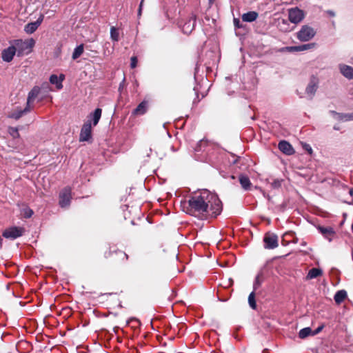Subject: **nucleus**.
Masks as SVG:
<instances>
[{"label": "nucleus", "mask_w": 353, "mask_h": 353, "mask_svg": "<svg viewBox=\"0 0 353 353\" xmlns=\"http://www.w3.org/2000/svg\"><path fill=\"white\" fill-rule=\"evenodd\" d=\"M141 10H140V8H139V13L141 14Z\"/></svg>", "instance_id": "nucleus-47"}, {"label": "nucleus", "mask_w": 353, "mask_h": 353, "mask_svg": "<svg viewBox=\"0 0 353 353\" xmlns=\"http://www.w3.org/2000/svg\"><path fill=\"white\" fill-rule=\"evenodd\" d=\"M102 110L101 108H97L95 110L90 113L88 117V121H90V123H92L93 126H96L101 117Z\"/></svg>", "instance_id": "nucleus-14"}, {"label": "nucleus", "mask_w": 353, "mask_h": 353, "mask_svg": "<svg viewBox=\"0 0 353 353\" xmlns=\"http://www.w3.org/2000/svg\"><path fill=\"white\" fill-rule=\"evenodd\" d=\"M334 130H339L337 127H334Z\"/></svg>", "instance_id": "nucleus-51"}, {"label": "nucleus", "mask_w": 353, "mask_h": 353, "mask_svg": "<svg viewBox=\"0 0 353 353\" xmlns=\"http://www.w3.org/2000/svg\"><path fill=\"white\" fill-rule=\"evenodd\" d=\"M16 49L14 48L13 45H11L2 50L1 52V58L3 61L9 63L11 62L14 57L17 54Z\"/></svg>", "instance_id": "nucleus-10"}, {"label": "nucleus", "mask_w": 353, "mask_h": 353, "mask_svg": "<svg viewBox=\"0 0 353 353\" xmlns=\"http://www.w3.org/2000/svg\"><path fill=\"white\" fill-rule=\"evenodd\" d=\"M196 21V15L192 13L189 17V19L183 25L182 31L185 34H190L194 29Z\"/></svg>", "instance_id": "nucleus-9"}, {"label": "nucleus", "mask_w": 353, "mask_h": 353, "mask_svg": "<svg viewBox=\"0 0 353 353\" xmlns=\"http://www.w3.org/2000/svg\"><path fill=\"white\" fill-rule=\"evenodd\" d=\"M263 281V274L262 272H260L256 275L254 282V284H253L254 291H255L260 287V285H261Z\"/></svg>", "instance_id": "nucleus-27"}, {"label": "nucleus", "mask_w": 353, "mask_h": 353, "mask_svg": "<svg viewBox=\"0 0 353 353\" xmlns=\"http://www.w3.org/2000/svg\"><path fill=\"white\" fill-rule=\"evenodd\" d=\"M211 145L208 140L202 139L201 140L195 147L194 150L196 152H201L206 151L208 152V148Z\"/></svg>", "instance_id": "nucleus-22"}, {"label": "nucleus", "mask_w": 353, "mask_h": 353, "mask_svg": "<svg viewBox=\"0 0 353 353\" xmlns=\"http://www.w3.org/2000/svg\"><path fill=\"white\" fill-rule=\"evenodd\" d=\"M83 52V45L81 44L76 47L72 53V59H77L79 58Z\"/></svg>", "instance_id": "nucleus-31"}, {"label": "nucleus", "mask_w": 353, "mask_h": 353, "mask_svg": "<svg viewBox=\"0 0 353 353\" xmlns=\"http://www.w3.org/2000/svg\"><path fill=\"white\" fill-rule=\"evenodd\" d=\"M315 43H310L307 44H303L297 46H290L287 47L286 50L289 52H299V51H304L307 50L313 49L316 47Z\"/></svg>", "instance_id": "nucleus-13"}, {"label": "nucleus", "mask_w": 353, "mask_h": 353, "mask_svg": "<svg viewBox=\"0 0 353 353\" xmlns=\"http://www.w3.org/2000/svg\"><path fill=\"white\" fill-rule=\"evenodd\" d=\"M282 181L283 180L281 179H274L272 183H271V186L274 188V189H277V188H279L281 186V184H282Z\"/></svg>", "instance_id": "nucleus-35"}, {"label": "nucleus", "mask_w": 353, "mask_h": 353, "mask_svg": "<svg viewBox=\"0 0 353 353\" xmlns=\"http://www.w3.org/2000/svg\"><path fill=\"white\" fill-rule=\"evenodd\" d=\"M352 232H353V222H352Z\"/></svg>", "instance_id": "nucleus-49"}, {"label": "nucleus", "mask_w": 353, "mask_h": 353, "mask_svg": "<svg viewBox=\"0 0 353 353\" xmlns=\"http://www.w3.org/2000/svg\"><path fill=\"white\" fill-rule=\"evenodd\" d=\"M43 17L41 16L35 22H39V26H40L43 21Z\"/></svg>", "instance_id": "nucleus-43"}, {"label": "nucleus", "mask_w": 353, "mask_h": 353, "mask_svg": "<svg viewBox=\"0 0 353 353\" xmlns=\"http://www.w3.org/2000/svg\"><path fill=\"white\" fill-rule=\"evenodd\" d=\"M72 190L69 187L63 188L59 194V205L61 208L68 207L70 204Z\"/></svg>", "instance_id": "nucleus-6"}, {"label": "nucleus", "mask_w": 353, "mask_h": 353, "mask_svg": "<svg viewBox=\"0 0 353 353\" xmlns=\"http://www.w3.org/2000/svg\"><path fill=\"white\" fill-rule=\"evenodd\" d=\"M32 214H33L32 211L31 210H28V212L26 213V216L29 218L32 216Z\"/></svg>", "instance_id": "nucleus-41"}, {"label": "nucleus", "mask_w": 353, "mask_h": 353, "mask_svg": "<svg viewBox=\"0 0 353 353\" xmlns=\"http://www.w3.org/2000/svg\"><path fill=\"white\" fill-rule=\"evenodd\" d=\"M316 34L314 29L307 25H304L300 30L296 33V38L302 41L305 42L311 40Z\"/></svg>", "instance_id": "nucleus-3"}, {"label": "nucleus", "mask_w": 353, "mask_h": 353, "mask_svg": "<svg viewBox=\"0 0 353 353\" xmlns=\"http://www.w3.org/2000/svg\"><path fill=\"white\" fill-rule=\"evenodd\" d=\"M117 254L119 256L123 261H125L128 259V255L123 251L119 250L117 252Z\"/></svg>", "instance_id": "nucleus-36"}, {"label": "nucleus", "mask_w": 353, "mask_h": 353, "mask_svg": "<svg viewBox=\"0 0 353 353\" xmlns=\"http://www.w3.org/2000/svg\"><path fill=\"white\" fill-rule=\"evenodd\" d=\"M327 13L330 16V17H334L335 16V13L332 11V10H327Z\"/></svg>", "instance_id": "nucleus-42"}, {"label": "nucleus", "mask_w": 353, "mask_h": 353, "mask_svg": "<svg viewBox=\"0 0 353 353\" xmlns=\"http://www.w3.org/2000/svg\"><path fill=\"white\" fill-rule=\"evenodd\" d=\"M347 297V292L345 290H339L334 295V301L337 304L342 303Z\"/></svg>", "instance_id": "nucleus-25"}, {"label": "nucleus", "mask_w": 353, "mask_h": 353, "mask_svg": "<svg viewBox=\"0 0 353 353\" xmlns=\"http://www.w3.org/2000/svg\"><path fill=\"white\" fill-rule=\"evenodd\" d=\"M323 327V325L319 326L314 332H312V335H315V334L319 333L322 330Z\"/></svg>", "instance_id": "nucleus-39"}, {"label": "nucleus", "mask_w": 353, "mask_h": 353, "mask_svg": "<svg viewBox=\"0 0 353 353\" xmlns=\"http://www.w3.org/2000/svg\"><path fill=\"white\" fill-rule=\"evenodd\" d=\"M148 101L143 100L134 110L132 113L134 115H143L148 111Z\"/></svg>", "instance_id": "nucleus-17"}, {"label": "nucleus", "mask_w": 353, "mask_h": 353, "mask_svg": "<svg viewBox=\"0 0 353 353\" xmlns=\"http://www.w3.org/2000/svg\"><path fill=\"white\" fill-rule=\"evenodd\" d=\"M323 274V272L319 268H312L309 270L307 275V279H315L318 276H321Z\"/></svg>", "instance_id": "nucleus-26"}, {"label": "nucleus", "mask_w": 353, "mask_h": 353, "mask_svg": "<svg viewBox=\"0 0 353 353\" xmlns=\"http://www.w3.org/2000/svg\"><path fill=\"white\" fill-rule=\"evenodd\" d=\"M248 303H249L250 306L252 309H256V301H255V293H254V291L252 292L250 294V295L248 296Z\"/></svg>", "instance_id": "nucleus-34"}, {"label": "nucleus", "mask_w": 353, "mask_h": 353, "mask_svg": "<svg viewBox=\"0 0 353 353\" xmlns=\"http://www.w3.org/2000/svg\"><path fill=\"white\" fill-rule=\"evenodd\" d=\"M234 26L237 28H240V26H239V20L238 19H234Z\"/></svg>", "instance_id": "nucleus-40"}, {"label": "nucleus", "mask_w": 353, "mask_h": 353, "mask_svg": "<svg viewBox=\"0 0 353 353\" xmlns=\"http://www.w3.org/2000/svg\"><path fill=\"white\" fill-rule=\"evenodd\" d=\"M339 69L344 77L349 79H353V68L347 65L341 64L339 65Z\"/></svg>", "instance_id": "nucleus-18"}, {"label": "nucleus", "mask_w": 353, "mask_h": 353, "mask_svg": "<svg viewBox=\"0 0 353 353\" xmlns=\"http://www.w3.org/2000/svg\"><path fill=\"white\" fill-rule=\"evenodd\" d=\"M310 335H312V331L309 327L301 329L299 333V336L301 339H305Z\"/></svg>", "instance_id": "nucleus-30"}, {"label": "nucleus", "mask_w": 353, "mask_h": 353, "mask_svg": "<svg viewBox=\"0 0 353 353\" xmlns=\"http://www.w3.org/2000/svg\"><path fill=\"white\" fill-rule=\"evenodd\" d=\"M239 182L241 187L245 190H249L252 185L250 179L245 175H240Z\"/></svg>", "instance_id": "nucleus-24"}, {"label": "nucleus", "mask_w": 353, "mask_h": 353, "mask_svg": "<svg viewBox=\"0 0 353 353\" xmlns=\"http://www.w3.org/2000/svg\"><path fill=\"white\" fill-rule=\"evenodd\" d=\"M8 132L13 139H19L20 137L19 129L17 128L9 127Z\"/></svg>", "instance_id": "nucleus-33"}, {"label": "nucleus", "mask_w": 353, "mask_h": 353, "mask_svg": "<svg viewBox=\"0 0 353 353\" xmlns=\"http://www.w3.org/2000/svg\"><path fill=\"white\" fill-rule=\"evenodd\" d=\"M110 38L114 41H118L119 39V30L114 26L110 28Z\"/></svg>", "instance_id": "nucleus-32"}, {"label": "nucleus", "mask_w": 353, "mask_h": 353, "mask_svg": "<svg viewBox=\"0 0 353 353\" xmlns=\"http://www.w3.org/2000/svg\"><path fill=\"white\" fill-rule=\"evenodd\" d=\"M3 239L0 236V248L2 247Z\"/></svg>", "instance_id": "nucleus-44"}, {"label": "nucleus", "mask_w": 353, "mask_h": 353, "mask_svg": "<svg viewBox=\"0 0 353 353\" xmlns=\"http://www.w3.org/2000/svg\"><path fill=\"white\" fill-rule=\"evenodd\" d=\"M278 147L280 151L287 155H291L294 152V150L291 144H290L286 141H281L279 143Z\"/></svg>", "instance_id": "nucleus-15"}, {"label": "nucleus", "mask_w": 353, "mask_h": 353, "mask_svg": "<svg viewBox=\"0 0 353 353\" xmlns=\"http://www.w3.org/2000/svg\"><path fill=\"white\" fill-rule=\"evenodd\" d=\"M264 247L266 249H274L278 247V237L274 234L268 233L263 238Z\"/></svg>", "instance_id": "nucleus-8"}, {"label": "nucleus", "mask_w": 353, "mask_h": 353, "mask_svg": "<svg viewBox=\"0 0 353 353\" xmlns=\"http://www.w3.org/2000/svg\"><path fill=\"white\" fill-rule=\"evenodd\" d=\"M143 0L141 1L140 5H139V8H140V10H141L142 8V6H143Z\"/></svg>", "instance_id": "nucleus-45"}, {"label": "nucleus", "mask_w": 353, "mask_h": 353, "mask_svg": "<svg viewBox=\"0 0 353 353\" xmlns=\"http://www.w3.org/2000/svg\"><path fill=\"white\" fill-rule=\"evenodd\" d=\"M288 12L290 21L294 24L302 21L305 16L304 11L297 7L290 8Z\"/></svg>", "instance_id": "nucleus-4"}, {"label": "nucleus", "mask_w": 353, "mask_h": 353, "mask_svg": "<svg viewBox=\"0 0 353 353\" xmlns=\"http://www.w3.org/2000/svg\"><path fill=\"white\" fill-rule=\"evenodd\" d=\"M259 14L255 11H250L244 13L241 19L245 22H253L258 18Z\"/></svg>", "instance_id": "nucleus-21"}, {"label": "nucleus", "mask_w": 353, "mask_h": 353, "mask_svg": "<svg viewBox=\"0 0 353 353\" xmlns=\"http://www.w3.org/2000/svg\"><path fill=\"white\" fill-rule=\"evenodd\" d=\"M31 107L26 106L25 108L22 109L21 108L17 107L16 109L12 110L9 112L8 117L11 119H14L15 120H18L20 119L23 114L29 112L31 110Z\"/></svg>", "instance_id": "nucleus-11"}, {"label": "nucleus", "mask_w": 353, "mask_h": 353, "mask_svg": "<svg viewBox=\"0 0 353 353\" xmlns=\"http://www.w3.org/2000/svg\"><path fill=\"white\" fill-rule=\"evenodd\" d=\"M16 49L17 57H23L28 55L32 52V49L35 45V40L32 38L26 40L14 39L10 41Z\"/></svg>", "instance_id": "nucleus-2"}, {"label": "nucleus", "mask_w": 353, "mask_h": 353, "mask_svg": "<svg viewBox=\"0 0 353 353\" xmlns=\"http://www.w3.org/2000/svg\"><path fill=\"white\" fill-rule=\"evenodd\" d=\"M40 88L39 86H34L32 89L29 92L27 99L26 104L28 106L31 107V103L34 101V99L38 97L40 93Z\"/></svg>", "instance_id": "nucleus-16"}, {"label": "nucleus", "mask_w": 353, "mask_h": 353, "mask_svg": "<svg viewBox=\"0 0 353 353\" xmlns=\"http://www.w3.org/2000/svg\"><path fill=\"white\" fill-rule=\"evenodd\" d=\"M238 159H236L233 163H236L237 162Z\"/></svg>", "instance_id": "nucleus-48"}, {"label": "nucleus", "mask_w": 353, "mask_h": 353, "mask_svg": "<svg viewBox=\"0 0 353 353\" xmlns=\"http://www.w3.org/2000/svg\"><path fill=\"white\" fill-rule=\"evenodd\" d=\"M350 194L351 195H353V189H351V190H350Z\"/></svg>", "instance_id": "nucleus-46"}, {"label": "nucleus", "mask_w": 353, "mask_h": 353, "mask_svg": "<svg viewBox=\"0 0 353 353\" xmlns=\"http://www.w3.org/2000/svg\"><path fill=\"white\" fill-rule=\"evenodd\" d=\"M39 26V22H31L26 24L24 27V31L27 34H32Z\"/></svg>", "instance_id": "nucleus-23"}, {"label": "nucleus", "mask_w": 353, "mask_h": 353, "mask_svg": "<svg viewBox=\"0 0 353 353\" xmlns=\"http://www.w3.org/2000/svg\"><path fill=\"white\" fill-rule=\"evenodd\" d=\"M294 234L292 232L285 233L283 236V241H285V239H288V237H292Z\"/></svg>", "instance_id": "nucleus-38"}, {"label": "nucleus", "mask_w": 353, "mask_h": 353, "mask_svg": "<svg viewBox=\"0 0 353 353\" xmlns=\"http://www.w3.org/2000/svg\"><path fill=\"white\" fill-rule=\"evenodd\" d=\"M351 113H352V116H353V112H351Z\"/></svg>", "instance_id": "nucleus-53"}, {"label": "nucleus", "mask_w": 353, "mask_h": 353, "mask_svg": "<svg viewBox=\"0 0 353 353\" xmlns=\"http://www.w3.org/2000/svg\"><path fill=\"white\" fill-rule=\"evenodd\" d=\"M318 88V79L312 77L305 89V92L310 97V99L313 97Z\"/></svg>", "instance_id": "nucleus-12"}, {"label": "nucleus", "mask_w": 353, "mask_h": 353, "mask_svg": "<svg viewBox=\"0 0 353 353\" xmlns=\"http://www.w3.org/2000/svg\"><path fill=\"white\" fill-rule=\"evenodd\" d=\"M64 78L65 76L63 74H61L59 77L56 74H52L50 77V82L52 84H55L57 89L60 90L63 88L62 81L64 80Z\"/></svg>", "instance_id": "nucleus-20"}, {"label": "nucleus", "mask_w": 353, "mask_h": 353, "mask_svg": "<svg viewBox=\"0 0 353 353\" xmlns=\"http://www.w3.org/2000/svg\"><path fill=\"white\" fill-rule=\"evenodd\" d=\"M181 205L187 214L200 219L215 218L222 211V203L217 195L208 190L194 192L188 200L181 201Z\"/></svg>", "instance_id": "nucleus-1"}, {"label": "nucleus", "mask_w": 353, "mask_h": 353, "mask_svg": "<svg viewBox=\"0 0 353 353\" xmlns=\"http://www.w3.org/2000/svg\"><path fill=\"white\" fill-rule=\"evenodd\" d=\"M130 66L132 68H134L137 67V57H131V59H130Z\"/></svg>", "instance_id": "nucleus-37"}, {"label": "nucleus", "mask_w": 353, "mask_h": 353, "mask_svg": "<svg viewBox=\"0 0 353 353\" xmlns=\"http://www.w3.org/2000/svg\"><path fill=\"white\" fill-rule=\"evenodd\" d=\"M309 152H312V148H310V149H309Z\"/></svg>", "instance_id": "nucleus-52"}, {"label": "nucleus", "mask_w": 353, "mask_h": 353, "mask_svg": "<svg viewBox=\"0 0 353 353\" xmlns=\"http://www.w3.org/2000/svg\"><path fill=\"white\" fill-rule=\"evenodd\" d=\"M214 0H209V1H210V3L214 2Z\"/></svg>", "instance_id": "nucleus-50"}, {"label": "nucleus", "mask_w": 353, "mask_h": 353, "mask_svg": "<svg viewBox=\"0 0 353 353\" xmlns=\"http://www.w3.org/2000/svg\"><path fill=\"white\" fill-rule=\"evenodd\" d=\"M289 23L286 19H278V27L279 29L283 32H287L289 30Z\"/></svg>", "instance_id": "nucleus-28"}, {"label": "nucleus", "mask_w": 353, "mask_h": 353, "mask_svg": "<svg viewBox=\"0 0 353 353\" xmlns=\"http://www.w3.org/2000/svg\"><path fill=\"white\" fill-rule=\"evenodd\" d=\"M24 232V229L19 227H11L6 229L3 233L2 236L6 239H15L18 237H20L23 235Z\"/></svg>", "instance_id": "nucleus-5"}, {"label": "nucleus", "mask_w": 353, "mask_h": 353, "mask_svg": "<svg viewBox=\"0 0 353 353\" xmlns=\"http://www.w3.org/2000/svg\"><path fill=\"white\" fill-rule=\"evenodd\" d=\"M334 114H336L338 116V119L341 121H352L353 120V116L352 113H347V114H341V113H337L336 112H332Z\"/></svg>", "instance_id": "nucleus-29"}, {"label": "nucleus", "mask_w": 353, "mask_h": 353, "mask_svg": "<svg viewBox=\"0 0 353 353\" xmlns=\"http://www.w3.org/2000/svg\"><path fill=\"white\" fill-rule=\"evenodd\" d=\"M319 231L329 241H331L332 240L333 236L335 234V232L334 230L330 228H324V227H319Z\"/></svg>", "instance_id": "nucleus-19"}, {"label": "nucleus", "mask_w": 353, "mask_h": 353, "mask_svg": "<svg viewBox=\"0 0 353 353\" xmlns=\"http://www.w3.org/2000/svg\"><path fill=\"white\" fill-rule=\"evenodd\" d=\"M92 137V124L90 121L85 122L81 129L79 134L80 141H88Z\"/></svg>", "instance_id": "nucleus-7"}]
</instances>
